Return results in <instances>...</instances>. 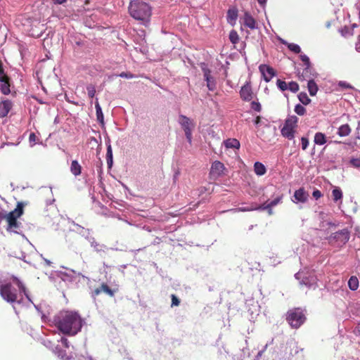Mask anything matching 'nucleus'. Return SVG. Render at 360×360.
Returning <instances> with one entry per match:
<instances>
[{"label":"nucleus","mask_w":360,"mask_h":360,"mask_svg":"<svg viewBox=\"0 0 360 360\" xmlns=\"http://www.w3.org/2000/svg\"><path fill=\"white\" fill-rule=\"evenodd\" d=\"M72 224L77 228V231L79 232V234H81L82 236H86V232H85L86 229L84 227L81 226L77 224H75L74 221H72Z\"/></svg>","instance_id":"obj_50"},{"label":"nucleus","mask_w":360,"mask_h":360,"mask_svg":"<svg viewBox=\"0 0 360 360\" xmlns=\"http://www.w3.org/2000/svg\"><path fill=\"white\" fill-rule=\"evenodd\" d=\"M238 18V10L236 8H230L227 12V20L229 23L236 22Z\"/></svg>","instance_id":"obj_26"},{"label":"nucleus","mask_w":360,"mask_h":360,"mask_svg":"<svg viewBox=\"0 0 360 360\" xmlns=\"http://www.w3.org/2000/svg\"><path fill=\"white\" fill-rule=\"evenodd\" d=\"M338 86L342 88H344V89H352L353 88L349 84H348L347 82H346L345 81H340L338 82Z\"/></svg>","instance_id":"obj_54"},{"label":"nucleus","mask_w":360,"mask_h":360,"mask_svg":"<svg viewBox=\"0 0 360 360\" xmlns=\"http://www.w3.org/2000/svg\"><path fill=\"white\" fill-rule=\"evenodd\" d=\"M288 89H289L292 93H296L299 91V85L295 82H290L288 84Z\"/></svg>","instance_id":"obj_41"},{"label":"nucleus","mask_w":360,"mask_h":360,"mask_svg":"<svg viewBox=\"0 0 360 360\" xmlns=\"http://www.w3.org/2000/svg\"><path fill=\"white\" fill-rule=\"evenodd\" d=\"M312 195H313V197H314L315 199H316V200H317V199L320 198L322 196V193H321V192L319 190L316 189V190H314V191H313V193H312Z\"/></svg>","instance_id":"obj_55"},{"label":"nucleus","mask_w":360,"mask_h":360,"mask_svg":"<svg viewBox=\"0 0 360 360\" xmlns=\"http://www.w3.org/2000/svg\"><path fill=\"white\" fill-rule=\"evenodd\" d=\"M257 210H259L258 207L252 205L250 207H240L238 208L227 210L226 212H231L236 213V212H249V211Z\"/></svg>","instance_id":"obj_30"},{"label":"nucleus","mask_w":360,"mask_h":360,"mask_svg":"<svg viewBox=\"0 0 360 360\" xmlns=\"http://www.w3.org/2000/svg\"><path fill=\"white\" fill-rule=\"evenodd\" d=\"M11 279L13 283L18 288L20 295H18L17 289L13 286L11 282L8 281H0V295L2 299L10 304H20L22 302L21 293H23L27 300L32 303L28 291L23 283L14 276L11 277Z\"/></svg>","instance_id":"obj_2"},{"label":"nucleus","mask_w":360,"mask_h":360,"mask_svg":"<svg viewBox=\"0 0 360 360\" xmlns=\"http://www.w3.org/2000/svg\"><path fill=\"white\" fill-rule=\"evenodd\" d=\"M44 345H45L46 347H49V348H51V346H52V343H51V341H49V340H44Z\"/></svg>","instance_id":"obj_58"},{"label":"nucleus","mask_w":360,"mask_h":360,"mask_svg":"<svg viewBox=\"0 0 360 360\" xmlns=\"http://www.w3.org/2000/svg\"><path fill=\"white\" fill-rule=\"evenodd\" d=\"M224 165L219 161H214L210 169V175L214 178H218L224 174Z\"/></svg>","instance_id":"obj_11"},{"label":"nucleus","mask_w":360,"mask_h":360,"mask_svg":"<svg viewBox=\"0 0 360 360\" xmlns=\"http://www.w3.org/2000/svg\"><path fill=\"white\" fill-rule=\"evenodd\" d=\"M53 352L62 360H70L71 357L66 355L65 352L63 351L58 346H56L53 349Z\"/></svg>","instance_id":"obj_31"},{"label":"nucleus","mask_w":360,"mask_h":360,"mask_svg":"<svg viewBox=\"0 0 360 360\" xmlns=\"http://www.w3.org/2000/svg\"><path fill=\"white\" fill-rule=\"evenodd\" d=\"M349 239V232L347 229L332 233L328 240L330 243L337 242L338 245L345 244Z\"/></svg>","instance_id":"obj_7"},{"label":"nucleus","mask_w":360,"mask_h":360,"mask_svg":"<svg viewBox=\"0 0 360 360\" xmlns=\"http://www.w3.org/2000/svg\"><path fill=\"white\" fill-rule=\"evenodd\" d=\"M294 200H292L293 202H302L304 203L307 201L309 198L308 193L304 190V188H300L296 190L293 195Z\"/></svg>","instance_id":"obj_12"},{"label":"nucleus","mask_w":360,"mask_h":360,"mask_svg":"<svg viewBox=\"0 0 360 360\" xmlns=\"http://www.w3.org/2000/svg\"><path fill=\"white\" fill-rule=\"evenodd\" d=\"M101 292H101V287H99V288H96V289H95V290H91V292H90V295H91V297H92L94 300H96V297H97L98 295H100Z\"/></svg>","instance_id":"obj_48"},{"label":"nucleus","mask_w":360,"mask_h":360,"mask_svg":"<svg viewBox=\"0 0 360 360\" xmlns=\"http://www.w3.org/2000/svg\"><path fill=\"white\" fill-rule=\"evenodd\" d=\"M283 44H287L288 48L291 51L294 52L295 53H300L301 52V49L299 45L294 44V43H287L286 41H283Z\"/></svg>","instance_id":"obj_37"},{"label":"nucleus","mask_w":360,"mask_h":360,"mask_svg":"<svg viewBox=\"0 0 360 360\" xmlns=\"http://www.w3.org/2000/svg\"><path fill=\"white\" fill-rule=\"evenodd\" d=\"M259 70L262 73L265 82H269L276 75V72L268 65L262 64L259 67Z\"/></svg>","instance_id":"obj_10"},{"label":"nucleus","mask_w":360,"mask_h":360,"mask_svg":"<svg viewBox=\"0 0 360 360\" xmlns=\"http://www.w3.org/2000/svg\"><path fill=\"white\" fill-rule=\"evenodd\" d=\"M12 106L13 103L9 100H5L0 103V117H6L12 108Z\"/></svg>","instance_id":"obj_16"},{"label":"nucleus","mask_w":360,"mask_h":360,"mask_svg":"<svg viewBox=\"0 0 360 360\" xmlns=\"http://www.w3.org/2000/svg\"><path fill=\"white\" fill-rule=\"evenodd\" d=\"M56 275L63 281H72L73 280V276L67 272L58 271Z\"/></svg>","instance_id":"obj_35"},{"label":"nucleus","mask_w":360,"mask_h":360,"mask_svg":"<svg viewBox=\"0 0 360 360\" xmlns=\"http://www.w3.org/2000/svg\"><path fill=\"white\" fill-rule=\"evenodd\" d=\"M316 76V72L315 70L311 68V65L309 66H305L304 68L302 73L301 75L299 76L300 79L302 80H306L309 79H314V77Z\"/></svg>","instance_id":"obj_15"},{"label":"nucleus","mask_w":360,"mask_h":360,"mask_svg":"<svg viewBox=\"0 0 360 360\" xmlns=\"http://www.w3.org/2000/svg\"><path fill=\"white\" fill-rule=\"evenodd\" d=\"M252 91L250 83H246L240 91L241 98L245 101H250L252 98Z\"/></svg>","instance_id":"obj_13"},{"label":"nucleus","mask_w":360,"mask_h":360,"mask_svg":"<svg viewBox=\"0 0 360 360\" xmlns=\"http://www.w3.org/2000/svg\"><path fill=\"white\" fill-rule=\"evenodd\" d=\"M298 99L299 101L303 104V105H308L311 102V99L308 97L307 94L305 92H301L298 95Z\"/></svg>","instance_id":"obj_38"},{"label":"nucleus","mask_w":360,"mask_h":360,"mask_svg":"<svg viewBox=\"0 0 360 360\" xmlns=\"http://www.w3.org/2000/svg\"><path fill=\"white\" fill-rule=\"evenodd\" d=\"M37 136L34 133H31L29 136V141L30 143L33 145L35 143Z\"/></svg>","instance_id":"obj_56"},{"label":"nucleus","mask_w":360,"mask_h":360,"mask_svg":"<svg viewBox=\"0 0 360 360\" xmlns=\"http://www.w3.org/2000/svg\"><path fill=\"white\" fill-rule=\"evenodd\" d=\"M179 123L184 131L186 138L189 143L192 142V131L195 127L193 122L184 115H180Z\"/></svg>","instance_id":"obj_6"},{"label":"nucleus","mask_w":360,"mask_h":360,"mask_svg":"<svg viewBox=\"0 0 360 360\" xmlns=\"http://www.w3.org/2000/svg\"><path fill=\"white\" fill-rule=\"evenodd\" d=\"M100 287H101V292H105V294H107L110 297H113L115 295V292L116 290L111 289L107 285V283H103Z\"/></svg>","instance_id":"obj_33"},{"label":"nucleus","mask_w":360,"mask_h":360,"mask_svg":"<svg viewBox=\"0 0 360 360\" xmlns=\"http://www.w3.org/2000/svg\"><path fill=\"white\" fill-rule=\"evenodd\" d=\"M82 167L77 160H72L70 166V171L75 176L81 174Z\"/></svg>","instance_id":"obj_29"},{"label":"nucleus","mask_w":360,"mask_h":360,"mask_svg":"<svg viewBox=\"0 0 360 360\" xmlns=\"http://www.w3.org/2000/svg\"><path fill=\"white\" fill-rule=\"evenodd\" d=\"M67 0H53L54 4H62L65 3Z\"/></svg>","instance_id":"obj_59"},{"label":"nucleus","mask_w":360,"mask_h":360,"mask_svg":"<svg viewBox=\"0 0 360 360\" xmlns=\"http://www.w3.org/2000/svg\"><path fill=\"white\" fill-rule=\"evenodd\" d=\"M307 88L309 93L311 96H315L319 89L318 86L316 83L314 82V79H308Z\"/></svg>","instance_id":"obj_25"},{"label":"nucleus","mask_w":360,"mask_h":360,"mask_svg":"<svg viewBox=\"0 0 360 360\" xmlns=\"http://www.w3.org/2000/svg\"><path fill=\"white\" fill-rule=\"evenodd\" d=\"M300 59L304 63L305 66H309V65H311L309 58L307 55H305V54L300 55Z\"/></svg>","instance_id":"obj_49"},{"label":"nucleus","mask_w":360,"mask_h":360,"mask_svg":"<svg viewBox=\"0 0 360 360\" xmlns=\"http://www.w3.org/2000/svg\"><path fill=\"white\" fill-rule=\"evenodd\" d=\"M357 333L360 335V324L356 327Z\"/></svg>","instance_id":"obj_64"},{"label":"nucleus","mask_w":360,"mask_h":360,"mask_svg":"<svg viewBox=\"0 0 360 360\" xmlns=\"http://www.w3.org/2000/svg\"><path fill=\"white\" fill-rule=\"evenodd\" d=\"M4 82H0V90L1 93L4 95H8L11 93L10 89V78L9 77H6V78H3Z\"/></svg>","instance_id":"obj_19"},{"label":"nucleus","mask_w":360,"mask_h":360,"mask_svg":"<svg viewBox=\"0 0 360 360\" xmlns=\"http://www.w3.org/2000/svg\"><path fill=\"white\" fill-rule=\"evenodd\" d=\"M295 112L298 115H304L305 113H306V109L301 104H297L295 107Z\"/></svg>","instance_id":"obj_40"},{"label":"nucleus","mask_w":360,"mask_h":360,"mask_svg":"<svg viewBox=\"0 0 360 360\" xmlns=\"http://www.w3.org/2000/svg\"><path fill=\"white\" fill-rule=\"evenodd\" d=\"M272 207H268V208L265 209V210H268V213H269V215H271L273 214Z\"/></svg>","instance_id":"obj_63"},{"label":"nucleus","mask_w":360,"mask_h":360,"mask_svg":"<svg viewBox=\"0 0 360 360\" xmlns=\"http://www.w3.org/2000/svg\"><path fill=\"white\" fill-rule=\"evenodd\" d=\"M351 131L352 129L349 125L348 124H345L339 127V128L338 129L337 134L340 137H345L349 136V134L351 133Z\"/></svg>","instance_id":"obj_23"},{"label":"nucleus","mask_w":360,"mask_h":360,"mask_svg":"<svg viewBox=\"0 0 360 360\" xmlns=\"http://www.w3.org/2000/svg\"><path fill=\"white\" fill-rule=\"evenodd\" d=\"M119 77H120L122 78H127V79H133V78L136 77V76L134 75H133L132 73L126 72H121L119 75Z\"/></svg>","instance_id":"obj_47"},{"label":"nucleus","mask_w":360,"mask_h":360,"mask_svg":"<svg viewBox=\"0 0 360 360\" xmlns=\"http://www.w3.org/2000/svg\"><path fill=\"white\" fill-rule=\"evenodd\" d=\"M95 108H96V114L97 121L101 124L102 127H103L105 124L104 116H103L101 107L98 101L97 98H96Z\"/></svg>","instance_id":"obj_22"},{"label":"nucleus","mask_w":360,"mask_h":360,"mask_svg":"<svg viewBox=\"0 0 360 360\" xmlns=\"http://www.w3.org/2000/svg\"><path fill=\"white\" fill-rule=\"evenodd\" d=\"M302 149L305 150L309 146V139L307 137L301 138Z\"/></svg>","instance_id":"obj_46"},{"label":"nucleus","mask_w":360,"mask_h":360,"mask_svg":"<svg viewBox=\"0 0 360 360\" xmlns=\"http://www.w3.org/2000/svg\"><path fill=\"white\" fill-rule=\"evenodd\" d=\"M267 0H257L261 6L264 7Z\"/></svg>","instance_id":"obj_60"},{"label":"nucleus","mask_w":360,"mask_h":360,"mask_svg":"<svg viewBox=\"0 0 360 360\" xmlns=\"http://www.w3.org/2000/svg\"><path fill=\"white\" fill-rule=\"evenodd\" d=\"M251 108L256 112H260L262 110L261 104L257 101H252L251 103Z\"/></svg>","instance_id":"obj_45"},{"label":"nucleus","mask_w":360,"mask_h":360,"mask_svg":"<svg viewBox=\"0 0 360 360\" xmlns=\"http://www.w3.org/2000/svg\"><path fill=\"white\" fill-rule=\"evenodd\" d=\"M297 122H298V118L297 117V116L291 115V116H289L285 120L284 125L295 128L297 127Z\"/></svg>","instance_id":"obj_32"},{"label":"nucleus","mask_w":360,"mask_h":360,"mask_svg":"<svg viewBox=\"0 0 360 360\" xmlns=\"http://www.w3.org/2000/svg\"><path fill=\"white\" fill-rule=\"evenodd\" d=\"M86 240L90 243L94 250L98 253L105 252L109 250L105 245L97 243L94 237H86Z\"/></svg>","instance_id":"obj_14"},{"label":"nucleus","mask_w":360,"mask_h":360,"mask_svg":"<svg viewBox=\"0 0 360 360\" xmlns=\"http://www.w3.org/2000/svg\"><path fill=\"white\" fill-rule=\"evenodd\" d=\"M286 321L292 328H299L306 321V316L301 308H294L288 310Z\"/></svg>","instance_id":"obj_5"},{"label":"nucleus","mask_w":360,"mask_h":360,"mask_svg":"<svg viewBox=\"0 0 360 360\" xmlns=\"http://www.w3.org/2000/svg\"><path fill=\"white\" fill-rule=\"evenodd\" d=\"M229 39L233 44H236L238 40L239 37L237 34V32L234 30H232L229 34Z\"/></svg>","instance_id":"obj_42"},{"label":"nucleus","mask_w":360,"mask_h":360,"mask_svg":"<svg viewBox=\"0 0 360 360\" xmlns=\"http://www.w3.org/2000/svg\"><path fill=\"white\" fill-rule=\"evenodd\" d=\"M296 279L300 280V284L301 285H305L309 288H315L317 285V278L314 276H303L302 273L298 272L295 275Z\"/></svg>","instance_id":"obj_9"},{"label":"nucleus","mask_w":360,"mask_h":360,"mask_svg":"<svg viewBox=\"0 0 360 360\" xmlns=\"http://www.w3.org/2000/svg\"><path fill=\"white\" fill-rule=\"evenodd\" d=\"M53 323L63 334L75 335L82 327V319L80 316L72 311H60L55 315Z\"/></svg>","instance_id":"obj_1"},{"label":"nucleus","mask_w":360,"mask_h":360,"mask_svg":"<svg viewBox=\"0 0 360 360\" xmlns=\"http://www.w3.org/2000/svg\"><path fill=\"white\" fill-rule=\"evenodd\" d=\"M349 163L355 168H360V158H352L349 160Z\"/></svg>","instance_id":"obj_44"},{"label":"nucleus","mask_w":360,"mask_h":360,"mask_svg":"<svg viewBox=\"0 0 360 360\" xmlns=\"http://www.w3.org/2000/svg\"><path fill=\"white\" fill-rule=\"evenodd\" d=\"M72 224L77 228V231L79 232V234H81L82 236H86V232H85L86 229L84 227L81 226L77 224H75L74 221H72Z\"/></svg>","instance_id":"obj_51"},{"label":"nucleus","mask_w":360,"mask_h":360,"mask_svg":"<svg viewBox=\"0 0 360 360\" xmlns=\"http://www.w3.org/2000/svg\"><path fill=\"white\" fill-rule=\"evenodd\" d=\"M254 171L257 175L262 176L266 173V169L262 162H256L254 165Z\"/></svg>","instance_id":"obj_27"},{"label":"nucleus","mask_w":360,"mask_h":360,"mask_svg":"<svg viewBox=\"0 0 360 360\" xmlns=\"http://www.w3.org/2000/svg\"><path fill=\"white\" fill-rule=\"evenodd\" d=\"M60 341H61L62 344H63L65 347H67V348H68V347H69V342H68V339H67V338H62L60 339Z\"/></svg>","instance_id":"obj_57"},{"label":"nucleus","mask_w":360,"mask_h":360,"mask_svg":"<svg viewBox=\"0 0 360 360\" xmlns=\"http://www.w3.org/2000/svg\"><path fill=\"white\" fill-rule=\"evenodd\" d=\"M6 77H8V75L5 73L3 64L1 61H0V82H4L3 78H6Z\"/></svg>","instance_id":"obj_52"},{"label":"nucleus","mask_w":360,"mask_h":360,"mask_svg":"<svg viewBox=\"0 0 360 360\" xmlns=\"http://www.w3.org/2000/svg\"><path fill=\"white\" fill-rule=\"evenodd\" d=\"M243 20L244 25L250 29L255 30L257 28L255 19L248 12H245Z\"/></svg>","instance_id":"obj_17"},{"label":"nucleus","mask_w":360,"mask_h":360,"mask_svg":"<svg viewBox=\"0 0 360 360\" xmlns=\"http://www.w3.org/2000/svg\"><path fill=\"white\" fill-rule=\"evenodd\" d=\"M86 90H87L88 96L89 98H92L95 96L96 89L94 85H92V84L88 85L86 86Z\"/></svg>","instance_id":"obj_43"},{"label":"nucleus","mask_w":360,"mask_h":360,"mask_svg":"<svg viewBox=\"0 0 360 360\" xmlns=\"http://www.w3.org/2000/svg\"><path fill=\"white\" fill-rule=\"evenodd\" d=\"M260 123V117L259 116H257L255 120V124L256 125H259Z\"/></svg>","instance_id":"obj_61"},{"label":"nucleus","mask_w":360,"mask_h":360,"mask_svg":"<svg viewBox=\"0 0 360 360\" xmlns=\"http://www.w3.org/2000/svg\"><path fill=\"white\" fill-rule=\"evenodd\" d=\"M277 87L282 91H284L288 89V84L280 79L276 81Z\"/></svg>","instance_id":"obj_39"},{"label":"nucleus","mask_w":360,"mask_h":360,"mask_svg":"<svg viewBox=\"0 0 360 360\" xmlns=\"http://www.w3.org/2000/svg\"><path fill=\"white\" fill-rule=\"evenodd\" d=\"M200 68L203 72L204 79L207 82L208 89L213 91L216 89V82L214 77L211 76V70L205 63H200Z\"/></svg>","instance_id":"obj_8"},{"label":"nucleus","mask_w":360,"mask_h":360,"mask_svg":"<svg viewBox=\"0 0 360 360\" xmlns=\"http://www.w3.org/2000/svg\"><path fill=\"white\" fill-rule=\"evenodd\" d=\"M129 13L130 15L141 22L146 27H148L150 22L152 15V8L146 2L141 0H132L129 6Z\"/></svg>","instance_id":"obj_3"},{"label":"nucleus","mask_w":360,"mask_h":360,"mask_svg":"<svg viewBox=\"0 0 360 360\" xmlns=\"http://www.w3.org/2000/svg\"><path fill=\"white\" fill-rule=\"evenodd\" d=\"M348 285L350 290H356L359 287V280L356 276H352L348 281Z\"/></svg>","instance_id":"obj_34"},{"label":"nucleus","mask_w":360,"mask_h":360,"mask_svg":"<svg viewBox=\"0 0 360 360\" xmlns=\"http://www.w3.org/2000/svg\"><path fill=\"white\" fill-rule=\"evenodd\" d=\"M333 200L338 202L342 198V192L340 188H335L332 191Z\"/></svg>","instance_id":"obj_36"},{"label":"nucleus","mask_w":360,"mask_h":360,"mask_svg":"<svg viewBox=\"0 0 360 360\" xmlns=\"http://www.w3.org/2000/svg\"><path fill=\"white\" fill-rule=\"evenodd\" d=\"M180 304L179 299L174 295H172V307L179 306Z\"/></svg>","instance_id":"obj_53"},{"label":"nucleus","mask_w":360,"mask_h":360,"mask_svg":"<svg viewBox=\"0 0 360 360\" xmlns=\"http://www.w3.org/2000/svg\"><path fill=\"white\" fill-rule=\"evenodd\" d=\"M224 146L227 148H240V142L236 139H228L224 141Z\"/></svg>","instance_id":"obj_28"},{"label":"nucleus","mask_w":360,"mask_h":360,"mask_svg":"<svg viewBox=\"0 0 360 360\" xmlns=\"http://www.w3.org/2000/svg\"><path fill=\"white\" fill-rule=\"evenodd\" d=\"M23 213V204L18 202L16 208L10 212L8 214L0 212V218L6 219L8 222L7 231L13 232L15 233H20L21 232V223L17 221Z\"/></svg>","instance_id":"obj_4"},{"label":"nucleus","mask_w":360,"mask_h":360,"mask_svg":"<svg viewBox=\"0 0 360 360\" xmlns=\"http://www.w3.org/2000/svg\"><path fill=\"white\" fill-rule=\"evenodd\" d=\"M314 142L316 145L322 146L327 142L326 136L322 132H316L314 135Z\"/></svg>","instance_id":"obj_24"},{"label":"nucleus","mask_w":360,"mask_h":360,"mask_svg":"<svg viewBox=\"0 0 360 360\" xmlns=\"http://www.w3.org/2000/svg\"><path fill=\"white\" fill-rule=\"evenodd\" d=\"M106 146H107V153H106V162L108 168H111L113 164V158H112V150L110 144V141L108 139V141H106Z\"/></svg>","instance_id":"obj_21"},{"label":"nucleus","mask_w":360,"mask_h":360,"mask_svg":"<svg viewBox=\"0 0 360 360\" xmlns=\"http://www.w3.org/2000/svg\"><path fill=\"white\" fill-rule=\"evenodd\" d=\"M281 134L283 136L288 139L289 140H292L295 137V128L288 126H283L281 129Z\"/></svg>","instance_id":"obj_20"},{"label":"nucleus","mask_w":360,"mask_h":360,"mask_svg":"<svg viewBox=\"0 0 360 360\" xmlns=\"http://www.w3.org/2000/svg\"><path fill=\"white\" fill-rule=\"evenodd\" d=\"M283 198V195L277 196L275 199L272 200L270 202H266L263 205L258 207L259 210H264L266 208L270 207H274L281 202Z\"/></svg>","instance_id":"obj_18"},{"label":"nucleus","mask_w":360,"mask_h":360,"mask_svg":"<svg viewBox=\"0 0 360 360\" xmlns=\"http://www.w3.org/2000/svg\"><path fill=\"white\" fill-rule=\"evenodd\" d=\"M344 31H345V34H350V35L353 34L352 31V32H349V28H347L346 27H345Z\"/></svg>","instance_id":"obj_62"}]
</instances>
